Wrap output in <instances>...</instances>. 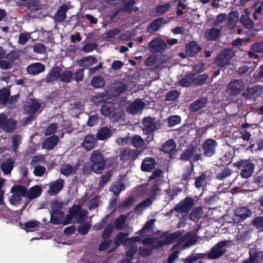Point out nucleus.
<instances>
[{"mask_svg": "<svg viewBox=\"0 0 263 263\" xmlns=\"http://www.w3.org/2000/svg\"><path fill=\"white\" fill-rule=\"evenodd\" d=\"M50 222L54 224L63 223L67 224L74 218L78 223H81L87 219V211L82 210L79 205H74L69 211V214L64 219L65 214L62 211L50 213Z\"/></svg>", "mask_w": 263, "mask_h": 263, "instance_id": "obj_1", "label": "nucleus"}, {"mask_svg": "<svg viewBox=\"0 0 263 263\" xmlns=\"http://www.w3.org/2000/svg\"><path fill=\"white\" fill-rule=\"evenodd\" d=\"M235 53L233 49L224 48L221 50L215 59L214 63L221 68H226L231 64Z\"/></svg>", "mask_w": 263, "mask_h": 263, "instance_id": "obj_2", "label": "nucleus"}, {"mask_svg": "<svg viewBox=\"0 0 263 263\" xmlns=\"http://www.w3.org/2000/svg\"><path fill=\"white\" fill-rule=\"evenodd\" d=\"M141 240L140 236H135L127 238L124 242V246L126 248V254L127 258L122 260L120 263H129L133 259V256L136 253L138 247L135 244L136 242Z\"/></svg>", "mask_w": 263, "mask_h": 263, "instance_id": "obj_3", "label": "nucleus"}, {"mask_svg": "<svg viewBox=\"0 0 263 263\" xmlns=\"http://www.w3.org/2000/svg\"><path fill=\"white\" fill-rule=\"evenodd\" d=\"M231 242L229 240H223L216 243L208 253V258L211 259L220 258L227 252L226 248L230 246Z\"/></svg>", "mask_w": 263, "mask_h": 263, "instance_id": "obj_4", "label": "nucleus"}, {"mask_svg": "<svg viewBox=\"0 0 263 263\" xmlns=\"http://www.w3.org/2000/svg\"><path fill=\"white\" fill-rule=\"evenodd\" d=\"M92 163L91 170L95 173L100 174L103 171L105 162L101 154L98 151H95L90 156Z\"/></svg>", "mask_w": 263, "mask_h": 263, "instance_id": "obj_5", "label": "nucleus"}, {"mask_svg": "<svg viewBox=\"0 0 263 263\" xmlns=\"http://www.w3.org/2000/svg\"><path fill=\"white\" fill-rule=\"evenodd\" d=\"M235 165L240 170V175L243 178L251 177L255 168L254 164L249 160L238 161Z\"/></svg>", "mask_w": 263, "mask_h": 263, "instance_id": "obj_6", "label": "nucleus"}, {"mask_svg": "<svg viewBox=\"0 0 263 263\" xmlns=\"http://www.w3.org/2000/svg\"><path fill=\"white\" fill-rule=\"evenodd\" d=\"M11 192L13 194L10 199V202L12 204L15 205L18 204L22 197L26 195V189L22 185H16L11 189Z\"/></svg>", "mask_w": 263, "mask_h": 263, "instance_id": "obj_7", "label": "nucleus"}, {"mask_svg": "<svg viewBox=\"0 0 263 263\" xmlns=\"http://www.w3.org/2000/svg\"><path fill=\"white\" fill-rule=\"evenodd\" d=\"M197 147H190L186 149L181 155V158L183 160H190L191 162L197 161L201 158L202 154L197 153Z\"/></svg>", "mask_w": 263, "mask_h": 263, "instance_id": "obj_8", "label": "nucleus"}, {"mask_svg": "<svg viewBox=\"0 0 263 263\" xmlns=\"http://www.w3.org/2000/svg\"><path fill=\"white\" fill-rule=\"evenodd\" d=\"M217 146L218 143L215 140L211 138L206 139L202 144L204 155L212 157L216 153Z\"/></svg>", "mask_w": 263, "mask_h": 263, "instance_id": "obj_9", "label": "nucleus"}, {"mask_svg": "<svg viewBox=\"0 0 263 263\" xmlns=\"http://www.w3.org/2000/svg\"><path fill=\"white\" fill-rule=\"evenodd\" d=\"M15 121L4 114H0V128L6 133L13 132L16 128Z\"/></svg>", "mask_w": 263, "mask_h": 263, "instance_id": "obj_10", "label": "nucleus"}, {"mask_svg": "<svg viewBox=\"0 0 263 263\" xmlns=\"http://www.w3.org/2000/svg\"><path fill=\"white\" fill-rule=\"evenodd\" d=\"M166 43L158 37L152 40L147 45V48L151 52H162L166 49Z\"/></svg>", "mask_w": 263, "mask_h": 263, "instance_id": "obj_11", "label": "nucleus"}, {"mask_svg": "<svg viewBox=\"0 0 263 263\" xmlns=\"http://www.w3.org/2000/svg\"><path fill=\"white\" fill-rule=\"evenodd\" d=\"M245 84L240 80H235L230 82L227 87V91L230 96H236L244 89Z\"/></svg>", "mask_w": 263, "mask_h": 263, "instance_id": "obj_12", "label": "nucleus"}, {"mask_svg": "<svg viewBox=\"0 0 263 263\" xmlns=\"http://www.w3.org/2000/svg\"><path fill=\"white\" fill-rule=\"evenodd\" d=\"M100 111L101 115L105 117L111 115L112 118H119L121 115L115 110V105L111 102H107L104 103Z\"/></svg>", "mask_w": 263, "mask_h": 263, "instance_id": "obj_13", "label": "nucleus"}, {"mask_svg": "<svg viewBox=\"0 0 263 263\" xmlns=\"http://www.w3.org/2000/svg\"><path fill=\"white\" fill-rule=\"evenodd\" d=\"M193 205V199L186 197L177 204L173 210L178 213H187L191 209Z\"/></svg>", "mask_w": 263, "mask_h": 263, "instance_id": "obj_14", "label": "nucleus"}, {"mask_svg": "<svg viewBox=\"0 0 263 263\" xmlns=\"http://www.w3.org/2000/svg\"><path fill=\"white\" fill-rule=\"evenodd\" d=\"M252 215L251 211L247 208L237 209L233 215V219L234 222L239 223L244 221Z\"/></svg>", "mask_w": 263, "mask_h": 263, "instance_id": "obj_15", "label": "nucleus"}, {"mask_svg": "<svg viewBox=\"0 0 263 263\" xmlns=\"http://www.w3.org/2000/svg\"><path fill=\"white\" fill-rule=\"evenodd\" d=\"M197 230L183 234L182 233V242H184L183 249H185L194 245L197 241Z\"/></svg>", "mask_w": 263, "mask_h": 263, "instance_id": "obj_16", "label": "nucleus"}, {"mask_svg": "<svg viewBox=\"0 0 263 263\" xmlns=\"http://www.w3.org/2000/svg\"><path fill=\"white\" fill-rule=\"evenodd\" d=\"M144 132L146 134L153 133L158 129L159 125L155 119L151 117L145 118L143 120Z\"/></svg>", "mask_w": 263, "mask_h": 263, "instance_id": "obj_17", "label": "nucleus"}, {"mask_svg": "<svg viewBox=\"0 0 263 263\" xmlns=\"http://www.w3.org/2000/svg\"><path fill=\"white\" fill-rule=\"evenodd\" d=\"M127 89L126 85L122 82H117L110 85V89L107 90L111 98L120 95Z\"/></svg>", "mask_w": 263, "mask_h": 263, "instance_id": "obj_18", "label": "nucleus"}, {"mask_svg": "<svg viewBox=\"0 0 263 263\" xmlns=\"http://www.w3.org/2000/svg\"><path fill=\"white\" fill-rule=\"evenodd\" d=\"M145 105L143 102L137 100L128 105L127 110L131 114H137L142 111L144 108Z\"/></svg>", "mask_w": 263, "mask_h": 263, "instance_id": "obj_19", "label": "nucleus"}, {"mask_svg": "<svg viewBox=\"0 0 263 263\" xmlns=\"http://www.w3.org/2000/svg\"><path fill=\"white\" fill-rule=\"evenodd\" d=\"M244 14H242L240 18V23L247 29H251L254 26V22L251 19L250 13L248 9H245Z\"/></svg>", "mask_w": 263, "mask_h": 263, "instance_id": "obj_20", "label": "nucleus"}, {"mask_svg": "<svg viewBox=\"0 0 263 263\" xmlns=\"http://www.w3.org/2000/svg\"><path fill=\"white\" fill-rule=\"evenodd\" d=\"M64 181L61 178H59L55 181L51 182L49 185L48 193L50 195H54L57 194L63 187Z\"/></svg>", "mask_w": 263, "mask_h": 263, "instance_id": "obj_21", "label": "nucleus"}, {"mask_svg": "<svg viewBox=\"0 0 263 263\" xmlns=\"http://www.w3.org/2000/svg\"><path fill=\"white\" fill-rule=\"evenodd\" d=\"M119 157L121 161L125 162L130 160H135L137 158V155L135 150L125 148L120 152Z\"/></svg>", "mask_w": 263, "mask_h": 263, "instance_id": "obj_22", "label": "nucleus"}, {"mask_svg": "<svg viewBox=\"0 0 263 263\" xmlns=\"http://www.w3.org/2000/svg\"><path fill=\"white\" fill-rule=\"evenodd\" d=\"M41 107V104L36 100L28 99L25 105V111L29 114H33L38 110Z\"/></svg>", "mask_w": 263, "mask_h": 263, "instance_id": "obj_23", "label": "nucleus"}, {"mask_svg": "<svg viewBox=\"0 0 263 263\" xmlns=\"http://www.w3.org/2000/svg\"><path fill=\"white\" fill-rule=\"evenodd\" d=\"M97 139L93 135H88L84 138L82 146L86 151L92 149L96 144Z\"/></svg>", "mask_w": 263, "mask_h": 263, "instance_id": "obj_24", "label": "nucleus"}, {"mask_svg": "<svg viewBox=\"0 0 263 263\" xmlns=\"http://www.w3.org/2000/svg\"><path fill=\"white\" fill-rule=\"evenodd\" d=\"M108 91L98 93L93 96L91 99V102L96 105H99L101 102L111 98Z\"/></svg>", "mask_w": 263, "mask_h": 263, "instance_id": "obj_25", "label": "nucleus"}, {"mask_svg": "<svg viewBox=\"0 0 263 263\" xmlns=\"http://www.w3.org/2000/svg\"><path fill=\"white\" fill-rule=\"evenodd\" d=\"M97 62V59L92 55H88L82 58L77 61L79 66L83 67H87L93 65Z\"/></svg>", "mask_w": 263, "mask_h": 263, "instance_id": "obj_26", "label": "nucleus"}, {"mask_svg": "<svg viewBox=\"0 0 263 263\" xmlns=\"http://www.w3.org/2000/svg\"><path fill=\"white\" fill-rule=\"evenodd\" d=\"M59 141L58 137L53 135L47 138L42 144V148L47 150L53 149Z\"/></svg>", "mask_w": 263, "mask_h": 263, "instance_id": "obj_27", "label": "nucleus"}, {"mask_svg": "<svg viewBox=\"0 0 263 263\" xmlns=\"http://www.w3.org/2000/svg\"><path fill=\"white\" fill-rule=\"evenodd\" d=\"M182 233L180 231H177L168 235L166 237V240L163 244H168L173 242H177L179 243H182Z\"/></svg>", "mask_w": 263, "mask_h": 263, "instance_id": "obj_28", "label": "nucleus"}, {"mask_svg": "<svg viewBox=\"0 0 263 263\" xmlns=\"http://www.w3.org/2000/svg\"><path fill=\"white\" fill-rule=\"evenodd\" d=\"M45 70V66L40 63H35L28 66L27 68L28 73L32 75L37 74Z\"/></svg>", "mask_w": 263, "mask_h": 263, "instance_id": "obj_29", "label": "nucleus"}, {"mask_svg": "<svg viewBox=\"0 0 263 263\" xmlns=\"http://www.w3.org/2000/svg\"><path fill=\"white\" fill-rule=\"evenodd\" d=\"M239 14L237 11H232L228 16L227 26L230 30H233L238 21Z\"/></svg>", "mask_w": 263, "mask_h": 263, "instance_id": "obj_30", "label": "nucleus"}, {"mask_svg": "<svg viewBox=\"0 0 263 263\" xmlns=\"http://www.w3.org/2000/svg\"><path fill=\"white\" fill-rule=\"evenodd\" d=\"M114 132V129L107 127H102L98 131L97 134V138L100 140H104L110 137Z\"/></svg>", "mask_w": 263, "mask_h": 263, "instance_id": "obj_31", "label": "nucleus"}, {"mask_svg": "<svg viewBox=\"0 0 263 263\" xmlns=\"http://www.w3.org/2000/svg\"><path fill=\"white\" fill-rule=\"evenodd\" d=\"M220 34V30L218 28H211L205 30L204 36L208 40H216Z\"/></svg>", "mask_w": 263, "mask_h": 263, "instance_id": "obj_32", "label": "nucleus"}, {"mask_svg": "<svg viewBox=\"0 0 263 263\" xmlns=\"http://www.w3.org/2000/svg\"><path fill=\"white\" fill-rule=\"evenodd\" d=\"M69 9V7L67 5H61L59 8L57 12L54 15V19L57 22H61L63 21L66 18V12Z\"/></svg>", "mask_w": 263, "mask_h": 263, "instance_id": "obj_33", "label": "nucleus"}, {"mask_svg": "<svg viewBox=\"0 0 263 263\" xmlns=\"http://www.w3.org/2000/svg\"><path fill=\"white\" fill-rule=\"evenodd\" d=\"M42 192V188L40 186L36 185L31 187L28 192L26 191V195L29 199L32 200L38 197Z\"/></svg>", "mask_w": 263, "mask_h": 263, "instance_id": "obj_34", "label": "nucleus"}, {"mask_svg": "<svg viewBox=\"0 0 263 263\" xmlns=\"http://www.w3.org/2000/svg\"><path fill=\"white\" fill-rule=\"evenodd\" d=\"M155 161L152 158L147 157L142 162L141 169L143 171L150 172L155 166Z\"/></svg>", "mask_w": 263, "mask_h": 263, "instance_id": "obj_35", "label": "nucleus"}, {"mask_svg": "<svg viewBox=\"0 0 263 263\" xmlns=\"http://www.w3.org/2000/svg\"><path fill=\"white\" fill-rule=\"evenodd\" d=\"M60 68L55 66L52 68L51 71L46 76V80L47 82H52L59 78Z\"/></svg>", "mask_w": 263, "mask_h": 263, "instance_id": "obj_36", "label": "nucleus"}, {"mask_svg": "<svg viewBox=\"0 0 263 263\" xmlns=\"http://www.w3.org/2000/svg\"><path fill=\"white\" fill-rule=\"evenodd\" d=\"M200 50L196 42H192L186 44V51L190 57H194Z\"/></svg>", "mask_w": 263, "mask_h": 263, "instance_id": "obj_37", "label": "nucleus"}, {"mask_svg": "<svg viewBox=\"0 0 263 263\" xmlns=\"http://www.w3.org/2000/svg\"><path fill=\"white\" fill-rule=\"evenodd\" d=\"M193 82H195V74L193 73H187L180 80V85L183 87H188Z\"/></svg>", "mask_w": 263, "mask_h": 263, "instance_id": "obj_38", "label": "nucleus"}, {"mask_svg": "<svg viewBox=\"0 0 263 263\" xmlns=\"http://www.w3.org/2000/svg\"><path fill=\"white\" fill-rule=\"evenodd\" d=\"M77 167L76 165H71L69 164H64L61 166V173L65 176L70 175L76 172Z\"/></svg>", "mask_w": 263, "mask_h": 263, "instance_id": "obj_39", "label": "nucleus"}, {"mask_svg": "<svg viewBox=\"0 0 263 263\" xmlns=\"http://www.w3.org/2000/svg\"><path fill=\"white\" fill-rule=\"evenodd\" d=\"M207 102V100L205 98H202L199 99L194 103H193L190 106V110L192 111H196L202 108H203Z\"/></svg>", "mask_w": 263, "mask_h": 263, "instance_id": "obj_40", "label": "nucleus"}, {"mask_svg": "<svg viewBox=\"0 0 263 263\" xmlns=\"http://www.w3.org/2000/svg\"><path fill=\"white\" fill-rule=\"evenodd\" d=\"M152 204V200L151 198H147L142 202L138 204L135 208V211L137 214L141 213L145 209Z\"/></svg>", "mask_w": 263, "mask_h": 263, "instance_id": "obj_41", "label": "nucleus"}, {"mask_svg": "<svg viewBox=\"0 0 263 263\" xmlns=\"http://www.w3.org/2000/svg\"><path fill=\"white\" fill-rule=\"evenodd\" d=\"M176 148V144L172 139L166 141L162 145L161 150L165 153L170 154Z\"/></svg>", "mask_w": 263, "mask_h": 263, "instance_id": "obj_42", "label": "nucleus"}, {"mask_svg": "<svg viewBox=\"0 0 263 263\" xmlns=\"http://www.w3.org/2000/svg\"><path fill=\"white\" fill-rule=\"evenodd\" d=\"M14 161L12 159H8L1 164V168L5 174H9L13 169Z\"/></svg>", "mask_w": 263, "mask_h": 263, "instance_id": "obj_43", "label": "nucleus"}, {"mask_svg": "<svg viewBox=\"0 0 263 263\" xmlns=\"http://www.w3.org/2000/svg\"><path fill=\"white\" fill-rule=\"evenodd\" d=\"M203 211L201 207L195 208L190 215V219L193 221H198L202 217Z\"/></svg>", "mask_w": 263, "mask_h": 263, "instance_id": "obj_44", "label": "nucleus"}, {"mask_svg": "<svg viewBox=\"0 0 263 263\" xmlns=\"http://www.w3.org/2000/svg\"><path fill=\"white\" fill-rule=\"evenodd\" d=\"M232 173V171L230 168L224 167L223 170L217 174L216 178L218 180H222L230 177Z\"/></svg>", "mask_w": 263, "mask_h": 263, "instance_id": "obj_45", "label": "nucleus"}, {"mask_svg": "<svg viewBox=\"0 0 263 263\" xmlns=\"http://www.w3.org/2000/svg\"><path fill=\"white\" fill-rule=\"evenodd\" d=\"M73 76V73L69 70H66L61 73L60 72L59 79L63 82L69 83Z\"/></svg>", "mask_w": 263, "mask_h": 263, "instance_id": "obj_46", "label": "nucleus"}, {"mask_svg": "<svg viewBox=\"0 0 263 263\" xmlns=\"http://www.w3.org/2000/svg\"><path fill=\"white\" fill-rule=\"evenodd\" d=\"M10 96V91L8 89L4 88L0 90V103L5 104Z\"/></svg>", "mask_w": 263, "mask_h": 263, "instance_id": "obj_47", "label": "nucleus"}, {"mask_svg": "<svg viewBox=\"0 0 263 263\" xmlns=\"http://www.w3.org/2000/svg\"><path fill=\"white\" fill-rule=\"evenodd\" d=\"M124 185L120 182H118L112 185L110 187L109 190L114 194H118L122 190H124Z\"/></svg>", "mask_w": 263, "mask_h": 263, "instance_id": "obj_48", "label": "nucleus"}, {"mask_svg": "<svg viewBox=\"0 0 263 263\" xmlns=\"http://www.w3.org/2000/svg\"><path fill=\"white\" fill-rule=\"evenodd\" d=\"M91 85L96 88H101L105 85V81L101 76H98L92 79Z\"/></svg>", "mask_w": 263, "mask_h": 263, "instance_id": "obj_49", "label": "nucleus"}, {"mask_svg": "<svg viewBox=\"0 0 263 263\" xmlns=\"http://www.w3.org/2000/svg\"><path fill=\"white\" fill-rule=\"evenodd\" d=\"M128 236V233H124L122 232L119 233L114 240V243L116 245L119 246L121 243L124 246V242L126 239V237Z\"/></svg>", "mask_w": 263, "mask_h": 263, "instance_id": "obj_50", "label": "nucleus"}, {"mask_svg": "<svg viewBox=\"0 0 263 263\" xmlns=\"http://www.w3.org/2000/svg\"><path fill=\"white\" fill-rule=\"evenodd\" d=\"M126 219L125 216L121 215L115 221V227L117 230H120L125 226V223Z\"/></svg>", "mask_w": 263, "mask_h": 263, "instance_id": "obj_51", "label": "nucleus"}, {"mask_svg": "<svg viewBox=\"0 0 263 263\" xmlns=\"http://www.w3.org/2000/svg\"><path fill=\"white\" fill-rule=\"evenodd\" d=\"M22 137L20 135H14L12 137L11 147L15 152L20 144L21 143Z\"/></svg>", "mask_w": 263, "mask_h": 263, "instance_id": "obj_52", "label": "nucleus"}, {"mask_svg": "<svg viewBox=\"0 0 263 263\" xmlns=\"http://www.w3.org/2000/svg\"><path fill=\"white\" fill-rule=\"evenodd\" d=\"M133 145L136 148H140L144 144V140L138 135H135L131 138Z\"/></svg>", "mask_w": 263, "mask_h": 263, "instance_id": "obj_53", "label": "nucleus"}, {"mask_svg": "<svg viewBox=\"0 0 263 263\" xmlns=\"http://www.w3.org/2000/svg\"><path fill=\"white\" fill-rule=\"evenodd\" d=\"M171 8V5L169 3L158 5L156 7V12L157 13L163 14L168 11Z\"/></svg>", "mask_w": 263, "mask_h": 263, "instance_id": "obj_54", "label": "nucleus"}, {"mask_svg": "<svg viewBox=\"0 0 263 263\" xmlns=\"http://www.w3.org/2000/svg\"><path fill=\"white\" fill-rule=\"evenodd\" d=\"M155 221V219H151L148 220L144 226V227L140 231L138 232V233L140 236H143L146 231L152 229L153 226L154 224Z\"/></svg>", "mask_w": 263, "mask_h": 263, "instance_id": "obj_55", "label": "nucleus"}, {"mask_svg": "<svg viewBox=\"0 0 263 263\" xmlns=\"http://www.w3.org/2000/svg\"><path fill=\"white\" fill-rule=\"evenodd\" d=\"M87 200H89L88 206L89 210H93L98 207L99 204L98 203V197L96 195L92 196L90 198L88 197Z\"/></svg>", "mask_w": 263, "mask_h": 263, "instance_id": "obj_56", "label": "nucleus"}, {"mask_svg": "<svg viewBox=\"0 0 263 263\" xmlns=\"http://www.w3.org/2000/svg\"><path fill=\"white\" fill-rule=\"evenodd\" d=\"M250 257L249 260H246L244 263H251L256 260L258 257V252L256 249L252 248L249 252Z\"/></svg>", "mask_w": 263, "mask_h": 263, "instance_id": "obj_57", "label": "nucleus"}, {"mask_svg": "<svg viewBox=\"0 0 263 263\" xmlns=\"http://www.w3.org/2000/svg\"><path fill=\"white\" fill-rule=\"evenodd\" d=\"M227 15L225 13H220L217 16L215 20L213 21L212 24L213 26H216L223 23L227 18Z\"/></svg>", "mask_w": 263, "mask_h": 263, "instance_id": "obj_58", "label": "nucleus"}, {"mask_svg": "<svg viewBox=\"0 0 263 263\" xmlns=\"http://www.w3.org/2000/svg\"><path fill=\"white\" fill-rule=\"evenodd\" d=\"M131 137L127 136L124 138H118L116 139V142L118 145L122 146L128 145L131 143Z\"/></svg>", "mask_w": 263, "mask_h": 263, "instance_id": "obj_59", "label": "nucleus"}, {"mask_svg": "<svg viewBox=\"0 0 263 263\" xmlns=\"http://www.w3.org/2000/svg\"><path fill=\"white\" fill-rule=\"evenodd\" d=\"M180 93L177 90H172L169 92L166 95L165 100L167 101H175L179 97Z\"/></svg>", "mask_w": 263, "mask_h": 263, "instance_id": "obj_60", "label": "nucleus"}, {"mask_svg": "<svg viewBox=\"0 0 263 263\" xmlns=\"http://www.w3.org/2000/svg\"><path fill=\"white\" fill-rule=\"evenodd\" d=\"M40 222L37 220H30L27 221L24 223V229H29L30 231H32L31 229H35L38 227Z\"/></svg>", "mask_w": 263, "mask_h": 263, "instance_id": "obj_61", "label": "nucleus"}, {"mask_svg": "<svg viewBox=\"0 0 263 263\" xmlns=\"http://www.w3.org/2000/svg\"><path fill=\"white\" fill-rule=\"evenodd\" d=\"M167 122L169 126H174L181 122V118L179 116H173L168 119Z\"/></svg>", "mask_w": 263, "mask_h": 263, "instance_id": "obj_62", "label": "nucleus"}, {"mask_svg": "<svg viewBox=\"0 0 263 263\" xmlns=\"http://www.w3.org/2000/svg\"><path fill=\"white\" fill-rule=\"evenodd\" d=\"M160 27H161L160 23H159L158 20L156 19L154 20L149 26L148 30L150 33H151L158 31Z\"/></svg>", "mask_w": 263, "mask_h": 263, "instance_id": "obj_63", "label": "nucleus"}, {"mask_svg": "<svg viewBox=\"0 0 263 263\" xmlns=\"http://www.w3.org/2000/svg\"><path fill=\"white\" fill-rule=\"evenodd\" d=\"M252 224L259 229L263 227V216H259L255 218L252 221Z\"/></svg>", "mask_w": 263, "mask_h": 263, "instance_id": "obj_64", "label": "nucleus"}]
</instances>
